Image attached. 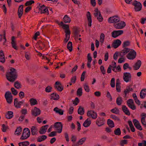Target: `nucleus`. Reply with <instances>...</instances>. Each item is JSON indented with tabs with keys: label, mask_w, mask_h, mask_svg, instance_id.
<instances>
[{
	"label": "nucleus",
	"mask_w": 146,
	"mask_h": 146,
	"mask_svg": "<svg viewBox=\"0 0 146 146\" xmlns=\"http://www.w3.org/2000/svg\"><path fill=\"white\" fill-rule=\"evenodd\" d=\"M17 76V70L13 68H11L6 74V77L7 80L12 82H14L16 80Z\"/></svg>",
	"instance_id": "1"
},
{
	"label": "nucleus",
	"mask_w": 146,
	"mask_h": 146,
	"mask_svg": "<svg viewBox=\"0 0 146 146\" xmlns=\"http://www.w3.org/2000/svg\"><path fill=\"white\" fill-rule=\"evenodd\" d=\"M30 132L28 128H26L24 129L22 135L20 138L22 140L28 138L30 135Z\"/></svg>",
	"instance_id": "2"
},
{
	"label": "nucleus",
	"mask_w": 146,
	"mask_h": 146,
	"mask_svg": "<svg viewBox=\"0 0 146 146\" xmlns=\"http://www.w3.org/2000/svg\"><path fill=\"white\" fill-rule=\"evenodd\" d=\"M95 12L94 13V15L95 17H96L97 19L100 22L102 21L103 18L102 16L100 11L98 10L97 8L95 9Z\"/></svg>",
	"instance_id": "3"
},
{
	"label": "nucleus",
	"mask_w": 146,
	"mask_h": 146,
	"mask_svg": "<svg viewBox=\"0 0 146 146\" xmlns=\"http://www.w3.org/2000/svg\"><path fill=\"white\" fill-rule=\"evenodd\" d=\"M136 52L133 49H131L126 56L127 58L129 60H133L135 59L136 56Z\"/></svg>",
	"instance_id": "4"
},
{
	"label": "nucleus",
	"mask_w": 146,
	"mask_h": 146,
	"mask_svg": "<svg viewBox=\"0 0 146 146\" xmlns=\"http://www.w3.org/2000/svg\"><path fill=\"white\" fill-rule=\"evenodd\" d=\"M132 5L134 6V9L136 11H140L141 10L142 6L140 2L135 0L133 2Z\"/></svg>",
	"instance_id": "5"
},
{
	"label": "nucleus",
	"mask_w": 146,
	"mask_h": 146,
	"mask_svg": "<svg viewBox=\"0 0 146 146\" xmlns=\"http://www.w3.org/2000/svg\"><path fill=\"white\" fill-rule=\"evenodd\" d=\"M119 17L117 15H115L110 17L108 19V21L111 23H116L120 22Z\"/></svg>",
	"instance_id": "6"
},
{
	"label": "nucleus",
	"mask_w": 146,
	"mask_h": 146,
	"mask_svg": "<svg viewBox=\"0 0 146 146\" xmlns=\"http://www.w3.org/2000/svg\"><path fill=\"white\" fill-rule=\"evenodd\" d=\"M5 96L7 102L9 104H11L13 100V96L11 92H6Z\"/></svg>",
	"instance_id": "7"
},
{
	"label": "nucleus",
	"mask_w": 146,
	"mask_h": 146,
	"mask_svg": "<svg viewBox=\"0 0 146 146\" xmlns=\"http://www.w3.org/2000/svg\"><path fill=\"white\" fill-rule=\"evenodd\" d=\"M126 25L125 23L123 21H121L119 22L114 24V27L116 29H121L123 28Z\"/></svg>",
	"instance_id": "8"
},
{
	"label": "nucleus",
	"mask_w": 146,
	"mask_h": 146,
	"mask_svg": "<svg viewBox=\"0 0 146 146\" xmlns=\"http://www.w3.org/2000/svg\"><path fill=\"white\" fill-rule=\"evenodd\" d=\"M54 127L58 133H60L61 132L62 128V124L61 122H56L54 124Z\"/></svg>",
	"instance_id": "9"
},
{
	"label": "nucleus",
	"mask_w": 146,
	"mask_h": 146,
	"mask_svg": "<svg viewBox=\"0 0 146 146\" xmlns=\"http://www.w3.org/2000/svg\"><path fill=\"white\" fill-rule=\"evenodd\" d=\"M123 31L122 30L114 31L111 33V36L115 38L122 35L123 33Z\"/></svg>",
	"instance_id": "10"
},
{
	"label": "nucleus",
	"mask_w": 146,
	"mask_h": 146,
	"mask_svg": "<svg viewBox=\"0 0 146 146\" xmlns=\"http://www.w3.org/2000/svg\"><path fill=\"white\" fill-rule=\"evenodd\" d=\"M18 99L16 98L14 100V105L17 108H20L21 107V105L23 104L24 102V101L22 100L21 101H18Z\"/></svg>",
	"instance_id": "11"
},
{
	"label": "nucleus",
	"mask_w": 146,
	"mask_h": 146,
	"mask_svg": "<svg viewBox=\"0 0 146 146\" xmlns=\"http://www.w3.org/2000/svg\"><path fill=\"white\" fill-rule=\"evenodd\" d=\"M123 79L126 82H128L131 81V75L129 72H124L123 74Z\"/></svg>",
	"instance_id": "12"
},
{
	"label": "nucleus",
	"mask_w": 146,
	"mask_h": 146,
	"mask_svg": "<svg viewBox=\"0 0 146 146\" xmlns=\"http://www.w3.org/2000/svg\"><path fill=\"white\" fill-rule=\"evenodd\" d=\"M87 114L88 117H91L94 119H95L97 117V113L93 110L88 111H87Z\"/></svg>",
	"instance_id": "13"
},
{
	"label": "nucleus",
	"mask_w": 146,
	"mask_h": 146,
	"mask_svg": "<svg viewBox=\"0 0 146 146\" xmlns=\"http://www.w3.org/2000/svg\"><path fill=\"white\" fill-rule=\"evenodd\" d=\"M31 112L32 115L35 116H38L40 113V110L36 107H35L34 109L31 110Z\"/></svg>",
	"instance_id": "14"
},
{
	"label": "nucleus",
	"mask_w": 146,
	"mask_h": 146,
	"mask_svg": "<svg viewBox=\"0 0 146 146\" xmlns=\"http://www.w3.org/2000/svg\"><path fill=\"white\" fill-rule=\"evenodd\" d=\"M55 89L59 92H61L63 89V87L60 82L58 81L56 82L54 84Z\"/></svg>",
	"instance_id": "15"
},
{
	"label": "nucleus",
	"mask_w": 146,
	"mask_h": 146,
	"mask_svg": "<svg viewBox=\"0 0 146 146\" xmlns=\"http://www.w3.org/2000/svg\"><path fill=\"white\" fill-rule=\"evenodd\" d=\"M124 48L120 52L119 55L122 57L128 52H129L130 49L128 48Z\"/></svg>",
	"instance_id": "16"
},
{
	"label": "nucleus",
	"mask_w": 146,
	"mask_h": 146,
	"mask_svg": "<svg viewBox=\"0 0 146 146\" xmlns=\"http://www.w3.org/2000/svg\"><path fill=\"white\" fill-rule=\"evenodd\" d=\"M104 120L103 118L98 117L96 120V123L98 126H101L104 124Z\"/></svg>",
	"instance_id": "17"
},
{
	"label": "nucleus",
	"mask_w": 146,
	"mask_h": 146,
	"mask_svg": "<svg viewBox=\"0 0 146 146\" xmlns=\"http://www.w3.org/2000/svg\"><path fill=\"white\" fill-rule=\"evenodd\" d=\"M39 9L40 10V13H46L47 15L49 14V12H48V9L46 8L44 5L40 6Z\"/></svg>",
	"instance_id": "18"
},
{
	"label": "nucleus",
	"mask_w": 146,
	"mask_h": 146,
	"mask_svg": "<svg viewBox=\"0 0 146 146\" xmlns=\"http://www.w3.org/2000/svg\"><path fill=\"white\" fill-rule=\"evenodd\" d=\"M24 5H20L19 7L17 13L18 14V17L21 18L23 13V7Z\"/></svg>",
	"instance_id": "19"
},
{
	"label": "nucleus",
	"mask_w": 146,
	"mask_h": 146,
	"mask_svg": "<svg viewBox=\"0 0 146 146\" xmlns=\"http://www.w3.org/2000/svg\"><path fill=\"white\" fill-rule=\"evenodd\" d=\"M121 44V41L119 39H117L115 40L112 44V46L114 48H116L119 46Z\"/></svg>",
	"instance_id": "20"
},
{
	"label": "nucleus",
	"mask_w": 146,
	"mask_h": 146,
	"mask_svg": "<svg viewBox=\"0 0 146 146\" xmlns=\"http://www.w3.org/2000/svg\"><path fill=\"white\" fill-rule=\"evenodd\" d=\"M48 127V125H46L42 126L40 130L39 131L40 133L41 134H44L46 132V130Z\"/></svg>",
	"instance_id": "21"
},
{
	"label": "nucleus",
	"mask_w": 146,
	"mask_h": 146,
	"mask_svg": "<svg viewBox=\"0 0 146 146\" xmlns=\"http://www.w3.org/2000/svg\"><path fill=\"white\" fill-rule=\"evenodd\" d=\"M141 60H138L133 66L134 69L137 70L139 69L141 66Z\"/></svg>",
	"instance_id": "22"
},
{
	"label": "nucleus",
	"mask_w": 146,
	"mask_h": 146,
	"mask_svg": "<svg viewBox=\"0 0 146 146\" xmlns=\"http://www.w3.org/2000/svg\"><path fill=\"white\" fill-rule=\"evenodd\" d=\"M5 58L3 51L1 50L0 52V62L3 63L5 62Z\"/></svg>",
	"instance_id": "23"
},
{
	"label": "nucleus",
	"mask_w": 146,
	"mask_h": 146,
	"mask_svg": "<svg viewBox=\"0 0 146 146\" xmlns=\"http://www.w3.org/2000/svg\"><path fill=\"white\" fill-rule=\"evenodd\" d=\"M87 17L88 21V25L89 26L91 27L92 25V20L90 12H88L87 14Z\"/></svg>",
	"instance_id": "24"
},
{
	"label": "nucleus",
	"mask_w": 146,
	"mask_h": 146,
	"mask_svg": "<svg viewBox=\"0 0 146 146\" xmlns=\"http://www.w3.org/2000/svg\"><path fill=\"white\" fill-rule=\"evenodd\" d=\"M15 37L14 36H12L11 37V42L12 47L16 50H18V48L16 46V42L15 40Z\"/></svg>",
	"instance_id": "25"
},
{
	"label": "nucleus",
	"mask_w": 146,
	"mask_h": 146,
	"mask_svg": "<svg viewBox=\"0 0 146 146\" xmlns=\"http://www.w3.org/2000/svg\"><path fill=\"white\" fill-rule=\"evenodd\" d=\"M122 109L123 112L126 115H130V113L129 110L126 106L124 105L122 106Z\"/></svg>",
	"instance_id": "26"
},
{
	"label": "nucleus",
	"mask_w": 146,
	"mask_h": 146,
	"mask_svg": "<svg viewBox=\"0 0 146 146\" xmlns=\"http://www.w3.org/2000/svg\"><path fill=\"white\" fill-rule=\"evenodd\" d=\"M53 111L56 113L59 114L60 115L63 114L64 111L61 109H59L57 107L53 109Z\"/></svg>",
	"instance_id": "27"
},
{
	"label": "nucleus",
	"mask_w": 146,
	"mask_h": 146,
	"mask_svg": "<svg viewBox=\"0 0 146 146\" xmlns=\"http://www.w3.org/2000/svg\"><path fill=\"white\" fill-rule=\"evenodd\" d=\"M65 37L64 39V42L66 43L68 42L70 38V32L67 31L65 32Z\"/></svg>",
	"instance_id": "28"
},
{
	"label": "nucleus",
	"mask_w": 146,
	"mask_h": 146,
	"mask_svg": "<svg viewBox=\"0 0 146 146\" xmlns=\"http://www.w3.org/2000/svg\"><path fill=\"white\" fill-rule=\"evenodd\" d=\"M120 83L119 79L116 80V90L117 92H120L121 91Z\"/></svg>",
	"instance_id": "29"
},
{
	"label": "nucleus",
	"mask_w": 146,
	"mask_h": 146,
	"mask_svg": "<svg viewBox=\"0 0 146 146\" xmlns=\"http://www.w3.org/2000/svg\"><path fill=\"white\" fill-rule=\"evenodd\" d=\"M140 97L141 99L144 98L146 96V89H143L141 91L140 94Z\"/></svg>",
	"instance_id": "30"
},
{
	"label": "nucleus",
	"mask_w": 146,
	"mask_h": 146,
	"mask_svg": "<svg viewBox=\"0 0 146 146\" xmlns=\"http://www.w3.org/2000/svg\"><path fill=\"white\" fill-rule=\"evenodd\" d=\"M13 116V112L12 111H8L5 115L6 118L9 119L12 118Z\"/></svg>",
	"instance_id": "31"
},
{
	"label": "nucleus",
	"mask_w": 146,
	"mask_h": 146,
	"mask_svg": "<svg viewBox=\"0 0 146 146\" xmlns=\"http://www.w3.org/2000/svg\"><path fill=\"white\" fill-rule=\"evenodd\" d=\"M107 124L110 127L112 128L114 127V123L113 121L110 119H108Z\"/></svg>",
	"instance_id": "32"
},
{
	"label": "nucleus",
	"mask_w": 146,
	"mask_h": 146,
	"mask_svg": "<svg viewBox=\"0 0 146 146\" xmlns=\"http://www.w3.org/2000/svg\"><path fill=\"white\" fill-rule=\"evenodd\" d=\"M51 99L54 100H58L59 99V95L56 93H53L50 95Z\"/></svg>",
	"instance_id": "33"
},
{
	"label": "nucleus",
	"mask_w": 146,
	"mask_h": 146,
	"mask_svg": "<svg viewBox=\"0 0 146 146\" xmlns=\"http://www.w3.org/2000/svg\"><path fill=\"white\" fill-rule=\"evenodd\" d=\"M63 20L64 22L66 23H69L71 21L70 18L67 15H66L64 16L63 18Z\"/></svg>",
	"instance_id": "34"
},
{
	"label": "nucleus",
	"mask_w": 146,
	"mask_h": 146,
	"mask_svg": "<svg viewBox=\"0 0 146 146\" xmlns=\"http://www.w3.org/2000/svg\"><path fill=\"white\" fill-rule=\"evenodd\" d=\"M37 129L36 127L35 126H32L31 128V132L32 134L34 135L37 134Z\"/></svg>",
	"instance_id": "35"
},
{
	"label": "nucleus",
	"mask_w": 146,
	"mask_h": 146,
	"mask_svg": "<svg viewBox=\"0 0 146 146\" xmlns=\"http://www.w3.org/2000/svg\"><path fill=\"white\" fill-rule=\"evenodd\" d=\"M89 119L88 118L83 123V125L85 127L89 126L91 124V121L90 120H88Z\"/></svg>",
	"instance_id": "36"
},
{
	"label": "nucleus",
	"mask_w": 146,
	"mask_h": 146,
	"mask_svg": "<svg viewBox=\"0 0 146 146\" xmlns=\"http://www.w3.org/2000/svg\"><path fill=\"white\" fill-rule=\"evenodd\" d=\"M29 102L31 105L34 106L37 104V102L36 99L33 98H31L29 100Z\"/></svg>",
	"instance_id": "37"
},
{
	"label": "nucleus",
	"mask_w": 146,
	"mask_h": 146,
	"mask_svg": "<svg viewBox=\"0 0 146 146\" xmlns=\"http://www.w3.org/2000/svg\"><path fill=\"white\" fill-rule=\"evenodd\" d=\"M78 114L80 115H83L84 113V111L83 107L80 106L78 109Z\"/></svg>",
	"instance_id": "38"
},
{
	"label": "nucleus",
	"mask_w": 146,
	"mask_h": 146,
	"mask_svg": "<svg viewBox=\"0 0 146 146\" xmlns=\"http://www.w3.org/2000/svg\"><path fill=\"white\" fill-rule=\"evenodd\" d=\"M47 138V136L46 135H42L39 136L37 139V141L38 142H40L42 141H44Z\"/></svg>",
	"instance_id": "39"
},
{
	"label": "nucleus",
	"mask_w": 146,
	"mask_h": 146,
	"mask_svg": "<svg viewBox=\"0 0 146 146\" xmlns=\"http://www.w3.org/2000/svg\"><path fill=\"white\" fill-rule=\"evenodd\" d=\"M128 122L131 131L132 132H135V129L131 121L129 120L128 121Z\"/></svg>",
	"instance_id": "40"
},
{
	"label": "nucleus",
	"mask_w": 146,
	"mask_h": 146,
	"mask_svg": "<svg viewBox=\"0 0 146 146\" xmlns=\"http://www.w3.org/2000/svg\"><path fill=\"white\" fill-rule=\"evenodd\" d=\"M22 131V129L20 127H17L15 132V134L19 135L21 134V132Z\"/></svg>",
	"instance_id": "41"
},
{
	"label": "nucleus",
	"mask_w": 146,
	"mask_h": 146,
	"mask_svg": "<svg viewBox=\"0 0 146 146\" xmlns=\"http://www.w3.org/2000/svg\"><path fill=\"white\" fill-rule=\"evenodd\" d=\"M67 47L70 52H71L72 50V42L70 41L67 44Z\"/></svg>",
	"instance_id": "42"
},
{
	"label": "nucleus",
	"mask_w": 146,
	"mask_h": 146,
	"mask_svg": "<svg viewBox=\"0 0 146 146\" xmlns=\"http://www.w3.org/2000/svg\"><path fill=\"white\" fill-rule=\"evenodd\" d=\"M29 144V142L28 141L20 142L19 143V146H28Z\"/></svg>",
	"instance_id": "43"
},
{
	"label": "nucleus",
	"mask_w": 146,
	"mask_h": 146,
	"mask_svg": "<svg viewBox=\"0 0 146 146\" xmlns=\"http://www.w3.org/2000/svg\"><path fill=\"white\" fill-rule=\"evenodd\" d=\"M114 134L116 135H120L121 134V131L119 128H118L114 131Z\"/></svg>",
	"instance_id": "44"
},
{
	"label": "nucleus",
	"mask_w": 146,
	"mask_h": 146,
	"mask_svg": "<svg viewBox=\"0 0 146 146\" xmlns=\"http://www.w3.org/2000/svg\"><path fill=\"white\" fill-rule=\"evenodd\" d=\"M122 101V98L121 97H118L116 99V103L119 106L121 105Z\"/></svg>",
	"instance_id": "45"
},
{
	"label": "nucleus",
	"mask_w": 146,
	"mask_h": 146,
	"mask_svg": "<svg viewBox=\"0 0 146 146\" xmlns=\"http://www.w3.org/2000/svg\"><path fill=\"white\" fill-rule=\"evenodd\" d=\"M130 45V42L129 40H127L124 41L123 44V48H126V47L129 46Z\"/></svg>",
	"instance_id": "46"
},
{
	"label": "nucleus",
	"mask_w": 146,
	"mask_h": 146,
	"mask_svg": "<svg viewBox=\"0 0 146 146\" xmlns=\"http://www.w3.org/2000/svg\"><path fill=\"white\" fill-rule=\"evenodd\" d=\"M111 111L113 113L116 114H118L119 113V111L118 108L115 107L111 110Z\"/></svg>",
	"instance_id": "47"
},
{
	"label": "nucleus",
	"mask_w": 146,
	"mask_h": 146,
	"mask_svg": "<svg viewBox=\"0 0 146 146\" xmlns=\"http://www.w3.org/2000/svg\"><path fill=\"white\" fill-rule=\"evenodd\" d=\"M35 3V1L34 0H31L27 1L25 4L26 6H27L31 5L32 4H34Z\"/></svg>",
	"instance_id": "48"
},
{
	"label": "nucleus",
	"mask_w": 146,
	"mask_h": 146,
	"mask_svg": "<svg viewBox=\"0 0 146 146\" xmlns=\"http://www.w3.org/2000/svg\"><path fill=\"white\" fill-rule=\"evenodd\" d=\"M84 87L85 91L87 92H89L90 91L89 86L87 83H85L84 85Z\"/></svg>",
	"instance_id": "49"
},
{
	"label": "nucleus",
	"mask_w": 146,
	"mask_h": 146,
	"mask_svg": "<svg viewBox=\"0 0 146 146\" xmlns=\"http://www.w3.org/2000/svg\"><path fill=\"white\" fill-rule=\"evenodd\" d=\"M14 87L17 89H19L21 88V85L18 81H16L14 83Z\"/></svg>",
	"instance_id": "50"
},
{
	"label": "nucleus",
	"mask_w": 146,
	"mask_h": 146,
	"mask_svg": "<svg viewBox=\"0 0 146 146\" xmlns=\"http://www.w3.org/2000/svg\"><path fill=\"white\" fill-rule=\"evenodd\" d=\"M86 140V138L83 137L80 139L78 142V143L80 145L82 144Z\"/></svg>",
	"instance_id": "51"
},
{
	"label": "nucleus",
	"mask_w": 146,
	"mask_h": 146,
	"mask_svg": "<svg viewBox=\"0 0 146 146\" xmlns=\"http://www.w3.org/2000/svg\"><path fill=\"white\" fill-rule=\"evenodd\" d=\"M82 88H79L77 91V95L79 96H81L82 94Z\"/></svg>",
	"instance_id": "52"
},
{
	"label": "nucleus",
	"mask_w": 146,
	"mask_h": 146,
	"mask_svg": "<svg viewBox=\"0 0 146 146\" xmlns=\"http://www.w3.org/2000/svg\"><path fill=\"white\" fill-rule=\"evenodd\" d=\"M127 140L126 139L121 140L120 142L121 146H124V145H126L127 144Z\"/></svg>",
	"instance_id": "53"
},
{
	"label": "nucleus",
	"mask_w": 146,
	"mask_h": 146,
	"mask_svg": "<svg viewBox=\"0 0 146 146\" xmlns=\"http://www.w3.org/2000/svg\"><path fill=\"white\" fill-rule=\"evenodd\" d=\"M110 117L115 121H120V119L119 117L114 115H110Z\"/></svg>",
	"instance_id": "54"
},
{
	"label": "nucleus",
	"mask_w": 146,
	"mask_h": 146,
	"mask_svg": "<svg viewBox=\"0 0 146 146\" xmlns=\"http://www.w3.org/2000/svg\"><path fill=\"white\" fill-rule=\"evenodd\" d=\"M105 38V35L103 33H102L100 36V41L102 43H103L104 41Z\"/></svg>",
	"instance_id": "55"
},
{
	"label": "nucleus",
	"mask_w": 146,
	"mask_h": 146,
	"mask_svg": "<svg viewBox=\"0 0 146 146\" xmlns=\"http://www.w3.org/2000/svg\"><path fill=\"white\" fill-rule=\"evenodd\" d=\"M62 26L64 27V29L65 30L64 32H66V31H68L69 32H70L69 28V26L68 25H66L65 24L63 25Z\"/></svg>",
	"instance_id": "56"
},
{
	"label": "nucleus",
	"mask_w": 146,
	"mask_h": 146,
	"mask_svg": "<svg viewBox=\"0 0 146 146\" xmlns=\"http://www.w3.org/2000/svg\"><path fill=\"white\" fill-rule=\"evenodd\" d=\"M115 79L114 78H112L111 81L110 85L112 88H114L115 86Z\"/></svg>",
	"instance_id": "57"
},
{
	"label": "nucleus",
	"mask_w": 146,
	"mask_h": 146,
	"mask_svg": "<svg viewBox=\"0 0 146 146\" xmlns=\"http://www.w3.org/2000/svg\"><path fill=\"white\" fill-rule=\"evenodd\" d=\"M86 73V71H84L82 74L80 78L81 81H83L84 80L85 74Z\"/></svg>",
	"instance_id": "58"
},
{
	"label": "nucleus",
	"mask_w": 146,
	"mask_h": 146,
	"mask_svg": "<svg viewBox=\"0 0 146 146\" xmlns=\"http://www.w3.org/2000/svg\"><path fill=\"white\" fill-rule=\"evenodd\" d=\"M127 104L128 106L132 105L134 103L133 100L132 99L128 100L127 102Z\"/></svg>",
	"instance_id": "59"
},
{
	"label": "nucleus",
	"mask_w": 146,
	"mask_h": 146,
	"mask_svg": "<svg viewBox=\"0 0 146 146\" xmlns=\"http://www.w3.org/2000/svg\"><path fill=\"white\" fill-rule=\"evenodd\" d=\"M11 90L13 94L14 95H16L17 94L18 92L14 88H11Z\"/></svg>",
	"instance_id": "60"
},
{
	"label": "nucleus",
	"mask_w": 146,
	"mask_h": 146,
	"mask_svg": "<svg viewBox=\"0 0 146 146\" xmlns=\"http://www.w3.org/2000/svg\"><path fill=\"white\" fill-rule=\"evenodd\" d=\"M25 57L27 60H29L31 58L30 54L28 52H26L25 53Z\"/></svg>",
	"instance_id": "61"
},
{
	"label": "nucleus",
	"mask_w": 146,
	"mask_h": 146,
	"mask_svg": "<svg viewBox=\"0 0 146 146\" xmlns=\"http://www.w3.org/2000/svg\"><path fill=\"white\" fill-rule=\"evenodd\" d=\"M133 122L135 127L140 124L139 121L136 119H133Z\"/></svg>",
	"instance_id": "62"
},
{
	"label": "nucleus",
	"mask_w": 146,
	"mask_h": 146,
	"mask_svg": "<svg viewBox=\"0 0 146 146\" xmlns=\"http://www.w3.org/2000/svg\"><path fill=\"white\" fill-rule=\"evenodd\" d=\"M52 89V88L51 87L48 86L46 88L45 91L46 92H51Z\"/></svg>",
	"instance_id": "63"
},
{
	"label": "nucleus",
	"mask_w": 146,
	"mask_h": 146,
	"mask_svg": "<svg viewBox=\"0 0 146 146\" xmlns=\"http://www.w3.org/2000/svg\"><path fill=\"white\" fill-rule=\"evenodd\" d=\"M141 121L142 125L144 126L145 127H146V121H145V119H144V118H142V119H141Z\"/></svg>",
	"instance_id": "64"
}]
</instances>
